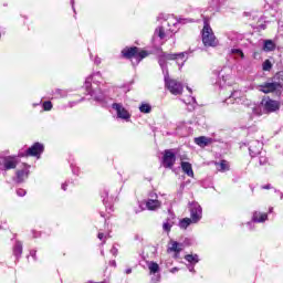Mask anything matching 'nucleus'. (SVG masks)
<instances>
[{
	"label": "nucleus",
	"mask_w": 283,
	"mask_h": 283,
	"mask_svg": "<svg viewBox=\"0 0 283 283\" xmlns=\"http://www.w3.org/2000/svg\"><path fill=\"white\" fill-rule=\"evenodd\" d=\"M101 253H102V255H104V252H103V251H102Z\"/></svg>",
	"instance_id": "nucleus-54"
},
{
	"label": "nucleus",
	"mask_w": 283,
	"mask_h": 283,
	"mask_svg": "<svg viewBox=\"0 0 283 283\" xmlns=\"http://www.w3.org/2000/svg\"><path fill=\"white\" fill-rule=\"evenodd\" d=\"M262 189H271V186L270 185L263 186Z\"/></svg>",
	"instance_id": "nucleus-49"
},
{
	"label": "nucleus",
	"mask_w": 283,
	"mask_h": 283,
	"mask_svg": "<svg viewBox=\"0 0 283 283\" xmlns=\"http://www.w3.org/2000/svg\"><path fill=\"white\" fill-rule=\"evenodd\" d=\"M125 273L126 275H129L132 273V268L126 269Z\"/></svg>",
	"instance_id": "nucleus-47"
},
{
	"label": "nucleus",
	"mask_w": 283,
	"mask_h": 283,
	"mask_svg": "<svg viewBox=\"0 0 283 283\" xmlns=\"http://www.w3.org/2000/svg\"><path fill=\"white\" fill-rule=\"evenodd\" d=\"M264 52H273L275 50V43L271 40H266L263 45Z\"/></svg>",
	"instance_id": "nucleus-28"
},
{
	"label": "nucleus",
	"mask_w": 283,
	"mask_h": 283,
	"mask_svg": "<svg viewBox=\"0 0 283 283\" xmlns=\"http://www.w3.org/2000/svg\"><path fill=\"white\" fill-rule=\"evenodd\" d=\"M63 191H67V184H62Z\"/></svg>",
	"instance_id": "nucleus-45"
},
{
	"label": "nucleus",
	"mask_w": 283,
	"mask_h": 283,
	"mask_svg": "<svg viewBox=\"0 0 283 283\" xmlns=\"http://www.w3.org/2000/svg\"><path fill=\"white\" fill-rule=\"evenodd\" d=\"M261 105L263 106L264 112H268V114L277 112V109H280V102L272 99L271 97H263Z\"/></svg>",
	"instance_id": "nucleus-9"
},
{
	"label": "nucleus",
	"mask_w": 283,
	"mask_h": 283,
	"mask_svg": "<svg viewBox=\"0 0 283 283\" xmlns=\"http://www.w3.org/2000/svg\"><path fill=\"white\" fill-rule=\"evenodd\" d=\"M177 271H178V268H172V269L170 270V273H177Z\"/></svg>",
	"instance_id": "nucleus-48"
},
{
	"label": "nucleus",
	"mask_w": 283,
	"mask_h": 283,
	"mask_svg": "<svg viewBox=\"0 0 283 283\" xmlns=\"http://www.w3.org/2000/svg\"><path fill=\"white\" fill-rule=\"evenodd\" d=\"M167 61H176L177 65L180 69L187 62V53H163L161 55H159L158 63L163 72H167Z\"/></svg>",
	"instance_id": "nucleus-3"
},
{
	"label": "nucleus",
	"mask_w": 283,
	"mask_h": 283,
	"mask_svg": "<svg viewBox=\"0 0 283 283\" xmlns=\"http://www.w3.org/2000/svg\"><path fill=\"white\" fill-rule=\"evenodd\" d=\"M216 167L218 171H229V161L227 160H221L220 163H216Z\"/></svg>",
	"instance_id": "nucleus-25"
},
{
	"label": "nucleus",
	"mask_w": 283,
	"mask_h": 283,
	"mask_svg": "<svg viewBox=\"0 0 283 283\" xmlns=\"http://www.w3.org/2000/svg\"><path fill=\"white\" fill-rule=\"evenodd\" d=\"M189 211L193 224H197V222H200V220H202V207H200L199 202H191Z\"/></svg>",
	"instance_id": "nucleus-8"
},
{
	"label": "nucleus",
	"mask_w": 283,
	"mask_h": 283,
	"mask_svg": "<svg viewBox=\"0 0 283 283\" xmlns=\"http://www.w3.org/2000/svg\"><path fill=\"white\" fill-rule=\"evenodd\" d=\"M280 199L283 200V192L280 193Z\"/></svg>",
	"instance_id": "nucleus-51"
},
{
	"label": "nucleus",
	"mask_w": 283,
	"mask_h": 283,
	"mask_svg": "<svg viewBox=\"0 0 283 283\" xmlns=\"http://www.w3.org/2000/svg\"><path fill=\"white\" fill-rule=\"evenodd\" d=\"M104 196H105V197H104V199H103V202H104V205H105V203L107 202V201L105 200V198H107L108 192H107V191H105V192H104Z\"/></svg>",
	"instance_id": "nucleus-46"
},
{
	"label": "nucleus",
	"mask_w": 283,
	"mask_h": 283,
	"mask_svg": "<svg viewBox=\"0 0 283 283\" xmlns=\"http://www.w3.org/2000/svg\"><path fill=\"white\" fill-rule=\"evenodd\" d=\"M259 164L262 165H266V163H269V158L266 157V153H261L259 154Z\"/></svg>",
	"instance_id": "nucleus-32"
},
{
	"label": "nucleus",
	"mask_w": 283,
	"mask_h": 283,
	"mask_svg": "<svg viewBox=\"0 0 283 283\" xmlns=\"http://www.w3.org/2000/svg\"><path fill=\"white\" fill-rule=\"evenodd\" d=\"M252 114L254 116H262V108L260 107H254L253 111H252Z\"/></svg>",
	"instance_id": "nucleus-36"
},
{
	"label": "nucleus",
	"mask_w": 283,
	"mask_h": 283,
	"mask_svg": "<svg viewBox=\"0 0 283 283\" xmlns=\"http://www.w3.org/2000/svg\"><path fill=\"white\" fill-rule=\"evenodd\" d=\"M139 112H142V114H149L151 112V105H149L147 103H143L139 106Z\"/></svg>",
	"instance_id": "nucleus-30"
},
{
	"label": "nucleus",
	"mask_w": 283,
	"mask_h": 283,
	"mask_svg": "<svg viewBox=\"0 0 283 283\" xmlns=\"http://www.w3.org/2000/svg\"><path fill=\"white\" fill-rule=\"evenodd\" d=\"M44 149H45V147L43 146V144L35 143L25 150V154L19 153V156H22V158H23V156H35V157L40 158V156L42 155Z\"/></svg>",
	"instance_id": "nucleus-11"
},
{
	"label": "nucleus",
	"mask_w": 283,
	"mask_h": 283,
	"mask_svg": "<svg viewBox=\"0 0 283 283\" xmlns=\"http://www.w3.org/2000/svg\"><path fill=\"white\" fill-rule=\"evenodd\" d=\"M111 253L113 255H118V249H116V247H113L112 250H111Z\"/></svg>",
	"instance_id": "nucleus-39"
},
{
	"label": "nucleus",
	"mask_w": 283,
	"mask_h": 283,
	"mask_svg": "<svg viewBox=\"0 0 283 283\" xmlns=\"http://www.w3.org/2000/svg\"><path fill=\"white\" fill-rule=\"evenodd\" d=\"M123 56L125 59H130L133 65H138L143 59H147L149 53L145 50H140L137 46L126 48L122 51Z\"/></svg>",
	"instance_id": "nucleus-4"
},
{
	"label": "nucleus",
	"mask_w": 283,
	"mask_h": 283,
	"mask_svg": "<svg viewBox=\"0 0 283 283\" xmlns=\"http://www.w3.org/2000/svg\"><path fill=\"white\" fill-rule=\"evenodd\" d=\"M165 23H167L168 28H171V25H176V22L174 21L172 18H170V19H169L167 22H165Z\"/></svg>",
	"instance_id": "nucleus-38"
},
{
	"label": "nucleus",
	"mask_w": 283,
	"mask_h": 283,
	"mask_svg": "<svg viewBox=\"0 0 283 283\" xmlns=\"http://www.w3.org/2000/svg\"><path fill=\"white\" fill-rule=\"evenodd\" d=\"M23 156H1L0 157V171H10V169H17L20 160Z\"/></svg>",
	"instance_id": "nucleus-7"
},
{
	"label": "nucleus",
	"mask_w": 283,
	"mask_h": 283,
	"mask_svg": "<svg viewBox=\"0 0 283 283\" xmlns=\"http://www.w3.org/2000/svg\"><path fill=\"white\" fill-rule=\"evenodd\" d=\"M171 32H174V29H169Z\"/></svg>",
	"instance_id": "nucleus-53"
},
{
	"label": "nucleus",
	"mask_w": 283,
	"mask_h": 283,
	"mask_svg": "<svg viewBox=\"0 0 283 283\" xmlns=\"http://www.w3.org/2000/svg\"><path fill=\"white\" fill-rule=\"evenodd\" d=\"M109 266H114V268H116V261H115V260L109 261Z\"/></svg>",
	"instance_id": "nucleus-44"
},
{
	"label": "nucleus",
	"mask_w": 283,
	"mask_h": 283,
	"mask_svg": "<svg viewBox=\"0 0 283 283\" xmlns=\"http://www.w3.org/2000/svg\"><path fill=\"white\" fill-rule=\"evenodd\" d=\"M22 253H23V243H21V241H18L13 247V255H15L17 258H21Z\"/></svg>",
	"instance_id": "nucleus-24"
},
{
	"label": "nucleus",
	"mask_w": 283,
	"mask_h": 283,
	"mask_svg": "<svg viewBox=\"0 0 283 283\" xmlns=\"http://www.w3.org/2000/svg\"><path fill=\"white\" fill-rule=\"evenodd\" d=\"M191 224H193V219H191V218H184L179 221L180 229H187Z\"/></svg>",
	"instance_id": "nucleus-26"
},
{
	"label": "nucleus",
	"mask_w": 283,
	"mask_h": 283,
	"mask_svg": "<svg viewBox=\"0 0 283 283\" xmlns=\"http://www.w3.org/2000/svg\"><path fill=\"white\" fill-rule=\"evenodd\" d=\"M182 251V243L170 241L168 245V253H180Z\"/></svg>",
	"instance_id": "nucleus-19"
},
{
	"label": "nucleus",
	"mask_w": 283,
	"mask_h": 283,
	"mask_svg": "<svg viewBox=\"0 0 283 283\" xmlns=\"http://www.w3.org/2000/svg\"><path fill=\"white\" fill-rule=\"evenodd\" d=\"M226 101L227 103H233V101L241 103V101H244V93H242V91H233L230 97Z\"/></svg>",
	"instance_id": "nucleus-17"
},
{
	"label": "nucleus",
	"mask_w": 283,
	"mask_h": 283,
	"mask_svg": "<svg viewBox=\"0 0 283 283\" xmlns=\"http://www.w3.org/2000/svg\"><path fill=\"white\" fill-rule=\"evenodd\" d=\"M181 169L185 174H187L190 178H193V168L191 167V164L187 161L181 163Z\"/></svg>",
	"instance_id": "nucleus-23"
},
{
	"label": "nucleus",
	"mask_w": 283,
	"mask_h": 283,
	"mask_svg": "<svg viewBox=\"0 0 283 283\" xmlns=\"http://www.w3.org/2000/svg\"><path fill=\"white\" fill-rule=\"evenodd\" d=\"M42 107L44 109V112H50L52 109V102L46 101L42 104Z\"/></svg>",
	"instance_id": "nucleus-35"
},
{
	"label": "nucleus",
	"mask_w": 283,
	"mask_h": 283,
	"mask_svg": "<svg viewBox=\"0 0 283 283\" xmlns=\"http://www.w3.org/2000/svg\"><path fill=\"white\" fill-rule=\"evenodd\" d=\"M27 191L24 189H18L17 190V196H19L20 198H23V196H25Z\"/></svg>",
	"instance_id": "nucleus-37"
},
{
	"label": "nucleus",
	"mask_w": 283,
	"mask_h": 283,
	"mask_svg": "<svg viewBox=\"0 0 283 283\" xmlns=\"http://www.w3.org/2000/svg\"><path fill=\"white\" fill-rule=\"evenodd\" d=\"M268 220H269V214L254 211L252 214V221H249L247 224L249 226L250 229H253V222L262 223V222H266Z\"/></svg>",
	"instance_id": "nucleus-15"
},
{
	"label": "nucleus",
	"mask_w": 283,
	"mask_h": 283,
	"mask_svg": "<svg viewBox=\"0 0 283 283\" xmlns=\"http://www.w3.org/2000/svg\"><path fill=\"white\" fill-rule=\"evenodd\" d=\"M174 220H176V216L170 214V218H168L166 220V222H164V224H163L164 231H167V233H169V231H171V227H174Z\"/></svg>",
	"instance_id": "nucleus-22"
},
{
	"label": "nucleus",
	"mask_w": 283,
	"mask_h": 283,
	"mask_svg": "<svg viewBox=\"0 0 283 283\" xmlns=\"http://www.w3.org/2000/svg\"><path fill=\"white\" fill-rule=\"evenodd\" d=\"M182 102H184L186 105H196V97H193V96H188V97L184 98Z\"/></svg>",
	"instance_id": "nucleus-33"
},
{
	"label": "nucleus",
	"mask_w": 283,
	"mask_h": 283,
	"mask_svg": "<svg viewBox=\"0 0 283 283\" xmlns=\"http://www.w3.org/2000/svg\"><path fill=\"white\" fill-rule=\"evenodd\" d=\"M269 213H273V208H270Z\"/></svg>",
	"instance_id": "nucleus-52"
},
{
	"label": "nucleus",
	"mask_w": 283,
	"mask_h": 283,
	"mask_svg": "<svg viewBox=\"0 0 283 283\" xmlns=\"http://www.w3.org/2000/svg\"><path fill=\"white\" fill-rule=\"evenodd\" d=\"M176 165V153L171 149H166L163 156V166L166 169H171Z\"/></svg>",
	"instance_id": "nucleus-12"
},
{
	"label": "nucleus",
	"mask_w": 283,
	"mask_h": 283,
	"mask_svg": "<svg viewBox=\"0 0 283 283\" xmlns=\"http://www.w3.org/2000/svg\"><path fill=\"white\" fill-rule=\"evenodd\" d=\"M272 67H273V64H271V61L265 60L263 62V70H264V72H269Z\"/></svg>",
	"instance_id": "nucleus-34"
},
{
	"label": "nucleus",
	"mask_w": 283,
	"mask_h": 283,
	"mask_svg": "<svg viewBox=\"0 0 283 283\" xmlns=\"http://www.w3.org/2000/svg\"><path fill=\"white\" fill-rule=\"evenodd\" d=\"M103 81V75L101 72L93 73L91 76H88L84 83V88L86 90L87 94L93 96L95 101L98 103L105 102V94L103 93H97L96 88L92 87V83L97 85V83H101Z\"/></svg>",
	"instance_id": "nucleus-2"
},
{
	"label": "nucleus",
	"mask_w": 283,
	"mask_h": 283,
	"mask_svg": "<svg viewBox=\"0 0 283 283\" xmlns=\"http://www.w3.org/2000/svg\"><path fill=\"white\" fill-rule=\"evenodd\" d=\"M224 83H227V80L223 77L222 80L219 81L220 87H222V85H224Z\"/></svg>",
	"instance_id": "nucleus-41"
},
{
	"label": "nucleus",
	"mask_w": 283,
	"mask_h": 283,
	"mask_svg": "<svg viewBox=\"0 0 283 283\" xmlns=\"http://www.w3.org/2000/svg\"><path fill=\"white\" fill-rule=\"evenodd\" d=\"M230 54L235 56V59H238V56H240V59H244V52L240 49H231Z\"/></svg>",
	"instance_id": "nucleus-31"
},
{
	"label": "nucleus",
	"mask_w": 283,
	"mask_h": 283,
	"mask_svg": "<svg viewBox=\"0 0 283 283\" xmlns=\"http://www.w3.org/2000/svg\"><path fill=\"white\" fill-rule=\"evenodd\" d=\"M30 176V165L23 164L22 169L17 170L15 172V182H23L28 180V177Z\"/></svg>",
	"instance_id": "nucleus-14"
},
{
	"label": "nucleus",
	"mask_w": 283,
	"mask_h": 283,
	"mask_svg": "<svg viewBox=\"0 0 283 283\" xmlns=\"http://www.w3.org/2000/svg\"><path fill=\"white\" fill-rule=\"evenodd\" d=\"M145 209H146L145 201H138L137 206L134 207V212L142 213V211H145Z\"/></svg>",
	"instance_id": "nucleus-29"
},
{
	"label": "nucleus",
	"mask_w": 283,
	"mask_h": 283,
	"mask_svg": "<svg viewBox=\"0 0 283 283\" xmlns=\"http://www.w3.org/2000/svg\"><path fill=\"white\" fill-rule=\"evenodd\" d=\"M154 36H158L160 41H165V39H167V30L165 29V27H158L155 30Z\"/></svg>",
	"instance_id": "nucleus-20"
},
{
	"label": "nucleus",
	"mask_w": 283,
	"mask_h": 283,
	"mask_svg": "<svg viewBox=\"0 0 283 283\" xmlns=\"http://www.w3.org/2000/svg\"><path fill=\"white\" fill-rule=\"evenodd\" d=\"M195 143L199 147H207V145H210L211 138H208V137H205V136L196 137Z\"/></svg>",
	"instance_id": "nucleus-21"
},
{
	"label": "nucleus",
	"mask_w": 283,
	"mask_h": 283,
	"mask_svg": "<svg viewBox=\"0 0 283 283\" xmlns=\"http://www.w3.org/2000/svg\"><path fill=\"white\" fill-rule=\"evenodd\" d=\"M202 43L206 48H216L218 45V39L216 38V34H213V30L207 22H205L202 29Z\"/></svg>",
	"instance_id": "nucleus-6"
},
{
	"label": "nucleus",
	"mask_w": 283,
	"mask_h": 283,
	"mask_svg": "<svg viewBox=\"0 0 283 283\" xmlns=\"http://www.w3.org/2000/svg\"><path fill=\"white\" fill-rule=\"evenodd\" d=\"M149 274L153 275L151 283L160 282V265L154 261L147 262Z\"/></svg>",
	"instance_id": "nucleus-13"
},
{
	"label": "nucleus",
	"mask_w": 283,
	"mask_h": 283,
	"mask_svg": "<svg viewBox=\"0 0 283 283\" xmlns=\"http://www.w3.org/2000/svg\"><path fill=\"white\" fill-rule=\"evenodd\" d=\"M185 260H187V262H189L190 264H198V262H200V259L198 258V254H187L185 256Z\"/></svg>",
	"instance_id": "nucleus-27"
},
{
	"label": "nucleus",
	"mask_w": 283,
	"mask_h": 283,
	"mask_svg": "<svg viewBox=\"0 0 283 283\" xmlns=\"http://www.w3.org/2000/svg\"><path fill=\"white\" fill-rule=\"evenodd\" d=\"M97 238H98V240H103V238H105V234H104L103 232H99V233L97 234Z\"/></svg>",
	"instance_id": "nucleus-42"
},
{
	"label": "nucleus",
	"mask_w": 283,
	"mask_h": 283,
	"mask_svg": "<svg viewBox=\"0 0 283 283\" xmlns=\"http://www.w3.org/2000/svg\"><path fill=\"white\" fill-rule=\"evenodd\" d=\"M164 81H165V85L168 90V92H170V94H174V96H178L180 94H182V83L178 82L177 80L170 78L169 77V70H166L164 72Z\"/></svg>",
	"instance_id": "nucleus-5"
},
{
	"label": "nucleus",
	"mask_w": 283,
	"mask_h": 283,
	"mask_svg": "<svg viewBox=\"0 0 283 283\" xmlns=\"http://www.w3.org/2000/svg\"><path fill=\"white\" fill-rule=\"evenodd\" d=\"M188 92L191 94L193 91H191V87L187 86Z\"/></svg>",
	"instance_id": "nucleus-50"
},
{
	"label": "nucleus",
	"mask_w": 283,
	"mask_h": 283,
	"mask_svg": "<svg viewBox=\"0 0 283 283\" xmlns=\"http://www.w3.org/2000/svg\"><path fill=\"white\" fill-rule=\"evenodd\" d=\"M94 63L95 65H101V57H95Z\"/></svg>",
	"instance_id": "nucleus-40"
},
{
	"label": "nucleus",
	"mask_w": 283,
	"mask_h": 283,
	"mask_svg": "<svg viewBox=\"0 0 283 283\" xmlns=\"http://www.w3.org/2000/svg\"><path fill=\"white\" fill-rule=\"evenodd\" d=\"M145 207L148 211H156V209H160V202L157 199H148Z\"/></svg>",
	"instance_id": "nucleus-18"
},
{
	"label": "nucleus",
	"mask_w": 283,
	"mask_h": 283,
	"mask_svg": "<svg viewBox=\"0 0 283 283\" xmlns=\"http://www.w3.org/2000/svg\"><path fill=\"white\" fill-rule=\"evenodd\" d=\"M283 87V71L276 73L274 77L258 86L259 92L263 94H277Z\"/></svg>",
	"instance_id": "nucleus-1"
},
{
	"label": "nucleus",
	"mask_w": 283,
	"mask_h": 283,
	"mask_svg": "<svg viewBox=\"0 0 283 283\" xmlns=\"http://www.w3.org/2000/svg\"><path fill=\"white\" fill-rule=\"evenodd\" d=\"M262 143L260 140H252L249 144V151H250V156H252V158H255V156H259L262 153Z\"/></svg>",
	"instance_id": "nucleus-16"
},
{
	"label": "nucleus",
	"mask_w": 283,
	"mask_h": 283,
	"mask_svg": "<svg viewBox=\"0 0 283 283\" xmlns=\"http://www.w3.org/2000/svg\"><path fill=\"white\" fill-rule=\"evenodd\" d=\"M112 107L116 111L117 118L126 120V123H129L132 114H129V111H127V108H125V106H123L122 103H114Z\"/></svg>",
	"instance_id": "nucleus-10"
},
{
	"label": "nucleus",
	"mask_w": 283,
	"mask_h": 283,
	"mask_svg": "<svg viewBox=\"0 0 283 283\" xmlns=\"http://www.w3.org/2000/svg\"><path fill=\"white\" fill-rule=\"evenodd\" d=\"M188 269H189L190 273H195L196 272V270L193 269V264L189 265Z\"/></svg>",
	"instance_id": "nucleus-43"
}]
</instances>
